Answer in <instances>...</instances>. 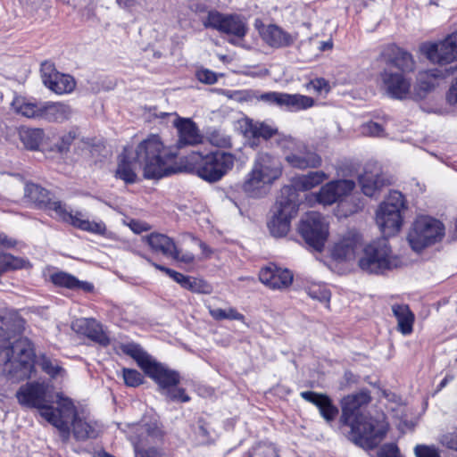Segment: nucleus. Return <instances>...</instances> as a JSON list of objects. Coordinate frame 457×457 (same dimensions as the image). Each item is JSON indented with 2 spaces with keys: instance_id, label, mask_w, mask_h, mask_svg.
Here are the masks:
<instances>
[{
  "instance_id": "obj_1",
  "label": "nucleus",
  "mask_w": 457,
  "mask_h": 457,
  "mask_svg": "<svg viewBox=\"0 0 457 457\" xmlns=\"http://www.w3.org/2000/svg\"><path fill=\"white\" fill-rule=\"evenodd\" d=\"M23 320L16 313L0 315V375L13 382L29 378L35 353L27 338L10 340L21 331Z\"/></svg>"
},
{
  "instance_id": "obj_2",
  "label": "nucleus",
  "mask_w": 457,
  "mask_h": 457,
  "mask_svg": "<svg viewBox=\"0 0 457 457\" xmlns=\"http://www.w3.org/2000/svg\"><path fill=\"white\" fill-rule=\"evenodd\" d=\"M370 400V392L361 390L344 397L341 401L340 420L351 428L348 438L354 445L368 450L377 447L386 434V425L384 421L373 419L361 411Z\"/></svg>"
},
{
  "instance_id": "obj_3",
  "label": "nucleus",
  "mask_w": 457,
  "mask_h": 457,
  "mask_svg": "<svg viewBox=\"0 0 457 457\" xmlns=\"http://www.w3.org/2000/svg\"><path fill=\"white\" fill-rule=\"evenodd\" d=\"M16 398L22 406L38 409L40 416L56 428L62 440H69L67 419L74 412L71 399L57 394L54 408L48 404L53 402L51 386L48 383L37 381L21 386L16 392Z\"/></svg>"
},
{
  "instance_id": "obj_4",
  "label": "nucleus",
  "mask_w": 457,
  "mask_h": 457,
  "mask_svg": "<svg viewBox=\"0 0 457 457\" xmlns=\"http://www.w3.org/2000/svg\"><path fill=\"white\" fill-rule=\"evenodd\" d=\"M176 154L165 148L157 135L143 140L136 149L137 162L146 179H161L174 171L171 163Z\"/></svg>"
},
{
  "instance_id": "obj_5",
  "label": "nucleus",
  "mask_w": 457,
  "mask_h": 457,
  "mask_svg": "<svg viewBox=\"0 0 457 457\" xmlns=\"http://www.w3.org/2000/svg\"><path fill=\"white\" fill-rule=\"evenodd\" d=\"M282 170V164L277 157L268 153H259L242 183V190L250 197H262L281 177Z\"/></svg>"
},
{
  "instance_id": "obj_6",
  "label": "nucleus",
  "mask_w": 457,
  "mask_h": 457,
  "mask_svg": "<svg viewBox=\"0 0 457 457\" xmlns=\"http://www.w3.org/2000/svg\"><path fill=\"white\" fill-rule=\"evenodd\" d=\"M399 259L393 254L386 238L371 242L362 249L358 260L360 269L370 274H381L398 267Z\"/></svg>"
},
{
  "instance_id": "obj_7",
  "label": "nucleus",
  "mask_w": 457,
  "mask_h": 457,
  "mask_svg": "<svg viewBox=\"0 0 457 457\" xmlns=\"http://www.w3.org/2000/svg\"><path fill=\"white\" fill-rule=\"evenodd\" d=\"M299 195L293 187H282L276 202V211L268 222L269 229L276 237H284L290 229V222L298 212Z\"/></svg>"
},
{
  "instance_id": "obj_8",
  "label": "nucleus",
  "mask_w": 457,
  "mask_h": 457,
  "mask_svg": "<svg viewBox=\"0 0 457 457\" xmlns=\"http://www.w3.org/2000/svg\"><path fill=\"white\" fill-rule=\"evenodd\" d=\"M445 235V227L441 221L429 216H419L412 223L407 240L415 252L440 241Z\"/></svg>"
},
{
  "instance_id": "obj_9",
  "label": "nucleus",
  "mask_w": 457,
  "mask_h": 457,
  "mask_svg": "<svg viewBox=\"0 0 457 457\" xmlns=\"http://www.w3.org/2000/svg\"><path fill=\"white\" fill-rule=\"evenodd\" d=\"M236 156L225 151H214L205 155L199 154L195 161L196 174L207 182H217L234 167Z\"/></svg>"
},
{
  "instance_id": "obj_10",
  "label": "nucleus",
  "mask_w": 457,
  "mask_h": 457,
  "mask_svg": "<svg viewBox=\"0 0 457 457\" xmlns=\"http://www.w3.org/2000/svg\"><path fill=\"white\" fill-rule=\"evenodd\" d=\"M404 208V198L398 191L391 192L386 200L380 204L376 213V222L383 237L395 235L402 226V210Z\"/></svg>"
},
{
  "instance_id": "obj_11",
  "label": "nucleus",
  "mask_w": 457,
  "mask_h": 457,
  "mask_svg": "<svg viewBox=\"0 0 457 457\" xmlns=\"http://www.w3.org/2000/svg\"><path fill=\"white\" fill-rule=\"evenodd\" d=\"M43 209L53 212V217L67 222L83 231L98 235H104L106 232V226L103 221L89 220L82 212L77 211L74 213L69 212L65 204L58 200H54L53 197L50 199L49 204L45 205Z\"/></svg>"
},
{
  "instance_id": "obj_12",
  "label": "nucleus",
  "mask_w": 457,
  "mask_h": 457,
  "mask_svg": "<svg viewBox=\"0 0 457 457\" xmlns=\"http://www.w3.org/2000/svg\"><path fill=\"white\" fill-rule=\"evenodd\" d=\"M299 232L306 244L317 252H321L328 237V222L319 212H308L300 222Z\"/></svg>"
},
{
  "instance_id": "obj_13",
  "label": "nucleus",
  "mask_w": 457,
  "mask_h": 457,
  "mask_svg": "<svg viewBox=\"0 0 457 457\" xmlns=\"http://www.w3.org/2000/svg\"><path fill=\"white\" fill-rule=\"evenodd\" d=\"M203 23L205 28H212L233 37L228 40L233 45H238L248 29L245 21L240 16L224 15L217 11H210Z\"/></svg>"
},
{
  "instance_id": "obj_14",
  "label": "nucleus",
  "mask_w": 457,
  "mask_h": 457,
  "mask_svg": "<svg viewBox=\"0 0 457 457\" xmlns=\"http://www.w3.org/2000/svg\"><path fill=\"white\" fill-rule=\"evenodd\" d=\"M239 129L244 137L250 140V145L256 147L260 138L268 140L274 136H278V144L283 147H289L293 144L294 139L291 137L279 135L278 129L267 122L257 121L248 118L238 121Z\"/></svg>"
},
{
  "instance_id": "obj_15",
  "label": "nucleus",
  "mask_w": 457,
  "mask_h": 457,
  "mask_svg": "<svg viewBox=\"0 0 457 457\" xmlns=\"http://www.w3.org/2000/svg\"><path fill=\"white\" fill-rule=\"evenodd\" d=\"M382 88L387 96L395 100L414 99L412 80L403 72L385 68L380 73Z\"/></svg>"
},
{
  "instance_id": "obj_16",
  "label": "nucleus",
  "mask_w": 457,
  "mask_h": 457,
  "mask_svg": "<svg viewBox=\"0 0 457 457\" xmlns=\"http://www.w3.org/2000/svg\"><path fill=\"white\" fill-rule=\"evenodd\" d=\"M420 49L431 62L440 65L451 63L457 60V32L438 42L423 43Z\"/></svg>"
},
{
  "instance_id": "obj_17",
  "label": "nucleus",
  "mask_w": 457,
  "mask_h": 457,
  "mask_svg": "<svg viewBox=\"0 0 457 457\" xmlns=\"http://www.w3.org/2000/svg\"><path fill=\"white\" fill-rule=\"evenodd\" d=\"M453 72V71L452 68L449 70L436 68L420 71L417 75L416 83L413 87V98H424L430 91L438 86L439 80L445 79Z\"/></svg>"
},
{
  "instance_id": "obj_18",
  "label": "nucleus",
  "mask_w": 457,
  "mask_h": 457,
  "mask_svg": "<svg viewBox=\"0 0 457 457\" xmlns=\"http://www.w3.org/2000/svg\"><path fill=\"white\" fill-rule=\"evenodd\" d=\"M355 183L351 179H339L328 182L317 194V201L323 205H331L348 195L354 188Z\"/></svg>"
},
{
  "instance_id": "obj_19",
  "label": "nucleus",
  "mask_w": 457,
  "mask_h": 457,
  "mask_svg": "<svg viewBox=\"0 0 457 457\" xmlns=\"http://www.w3.org/2000/svg\"><path fill=\"white\" fill-rule=\"evenodd\" d=\"M361 245V235L355 230H349L335 244L331 255L335 260L351 261L355 259Z\"/></svg>"
},
{
  "instance_id": "obj_20",
  "label": "nucleus",
  "mask_w": 457,
  "mask_h": 457,
  "mask_svg": "<svg viewBox=\"0 0 457 457\" xmlns=\"http://www.w3.org/2000/svg\"><path fill=\"white\" fill-rule=\"evenodd\" d=\"M143 371L159 386L161 393L168 387L178 386L179 383V375L177 371L168 369L154 359Z\"/></svg>"
},
{
  "instance_id": "obj_21",
  "label": "nucleus",
  "mask_w": 457,
  "mask_h": 457,
  "mask_svg": "<svg viewBox=\"0 0 457 457\" xmlns=\"http://www.w3.org/2000/svg\"><path fill=\"white\" fill-rule=\"evenodd\" d=\"M260 281L271 289L287 288L293 282V274L287 269L270 264L262 268L259 273Z\"/></svg>"
},
{
  "instance_id": "obj_22",
  "label": "nucleus",
  "mask_w": 457,
  "mask_h": 457,
  "mask_svg": "<svg viewBox=\"0 0 457 457\" xmlns=\"http://www.w3.org/2000/svg\"><path fill=\"white\" fill-rule=\"evenodd\" d=\"M285 160L293 168L300 170L318 168L322 163L320 155L303 144L297 146V152L287 154Z\"/></svg>"
},
{
  "instance_id": "obj_23",
  "label": "nucleus",
  "mask_w": 457,
  "mask_h": 457,
  "mask_svg": "<svg viewBox=\"0 0 457 457\" xmlns=\"http://www.w3.org/2000/svg\"><path fill=\"white\" fill-rule=\"evenodd\" d=\"M300 395L305 401L314 404L327 422H332L337 418L338 409L328 395L313 391H303L300 393Z\"/></svg>"
},
{
  "instance_id": "obj_24",
  "label": "nucleus",
  "mask_w": 457,
  "mask_h": 457,
  "mask_svg": "<svg viewBox=\"0 0 457 457\" xmlns=\"http://www.w3.org/2000/svg\"><path fill=\"white\" fill-rule=\"evenodd\" d=\"M173 124L178 130V147L195 145L202 142V135L195 123L190 119L179 117L173 121Z\"/></svg>"
},
{
  "instance_id": "obj_25",
  "label": "nucleus",
  "mask_w": 457,
  "mask_h": 457,
  "mask_svg": "<svg viewBox=\"0 0 457 457\" xmlns=\"http://www.w3.org/2000/svg\"><path fill=\"white\" fill-rule=\"evenodd\" d=\"M72 328L101 345L105 346L110 343L109 337L104 332L102 326L94 319L77 320L73 322Z\"/></svg>"
},
{
  "instance_id": "obj_26",
  "label": "nucleus",
  "mask_w": 457,
  "mask_h": 457,
  "mask_svg": "<svg viewBox=\"0 0 457 457\" xmlns=\"http://www.w3.org/2000/svg\"><path fill=\"white\" fill-rule=\"evenodd\" d=\"M263 40L272 47H286L294 44L295 37L277 25H269L262 32Z\"/></svg>"
},
{
  "instance_id": "obj_27",
  "label": "nucleus",
  "mask_w": 457,
  "mask_h": 457,
  "mask_svg": "<svg viewBox=\"0 0 457 457\" xmlns=\"http://www.w3.org/2000/svg\"><path fill=\"white\" fill-rule=\"evenodd\" d=\"M313 104L314 100L310 96L279 92L277 106L290 112H298L311 108Z\"/></svg>"
},
{
  "instance_id": "obj_28",
  "label": "nucleus",
  "mask_w": 457,
  "mask_h": 457,
  "mask_svg": "<svg viewBox=\"0 0 457 457\" xmlns=\"http://www.w3.org/2000/svg\"><path fill=\"white\" fill-rule=\"evenodd\" d=\"M328 179V175L322 170L311 171L307 174L295 177L293 179L292 185L285 186L284 187H293L295 190V194L298 195V191L311 190Z\"/></svg>"
},
{
  "instance_id": "obj_29",
  "label": "nucleus",
  "mask_w": 457,
  "mask_h": 457,
  "mask_svg": "<svg viewBox=\"0 0 457 457\" xmlns=\"http://www.w3.org/2000/svg\"><path fill=\"white\" fill-rule=\"evenodd\" d=\"M72 110L63 103L46 102L43 104L42 117L50 122H63L71 117Z\"/></svg>"
},
{
  "instance_id": "obj_30",
  "label": "nucleus",
  "mask_w": 457,
  "mask_h": 457,
  "mask_svg": "<svg viewBox=\"0 0 457 457\" xmlns=\"http://www.w3.org/2000/svg\"><path fill=\"white\" fill-rule=\"evenodd\" d=\"M392 312L397 320V329L403 336L411 334L415 316L407 304L395 303L391 307Z\"/></svg>"
},
{
  "instance_id": "obj_31",
  "label": "nucleus",
  "mask_w": 457,
  "mask_h": 457,
  "mask_svg": "<svg viewBox=\"0 0 457 457\" xmlns=\"http://www.w3.org/2000/svg\"><path fill=\"white\" fill-rule=\"evenodd\" d=\"M70 424L72 427L73 435L78 440H85L90 437H96L97 435L96 430L90 423L78 416L75 406L73 414L67 419L69 436H71Z\"/></svg>"
},
{
  "instance_id": "obj_32",
  "label": "nucleus",
  "mask_w": 457,
  "mask_h": 457,
  "mask_svg": "<svg viewBox=\"0 0 457 457\" xmlns=\"http://www.w3.org/2000/svg\"><path fill=\"white\" fill-rule=\"evenodd\" d=\"M43 104L42 102L28 100L21 96L15 97L12 103L15 112L27 118H41Z\"/></svg>"
},
{
  "instance_id": "obj_33",
  "label": "nucleus",
  "mask_w": 457,
  "mask_h": 457,
  "mask_svg": "<svg viewBox=\"0 0 457 457\" xmlns=\"http://www.w3.org/2000/svg\"><path fill=\"white\" fill-rule=\"evenodd\" d=\"M145 238L148 245L155 253H161L162 254L170 257L171 253L174 252L176 244L166 235L152 233Z\"/></svg>"
},
{
  "instance_id": "obj_34",
  "label": "nucleus",
  "mask_w": 457,
  "mask_h": 457,
  "mask_svg": "<svg viewBox=\"0 0 457 457\" xmlns=\"http://www.w3.org/2000/svg\"><path fill=\"white\" fill-rule=\"evenodd\" d=\"M388 65L387 68H395L398 70L397 72L407 75V73L414 71L416 62L410 53L399 48L388 61Z\"/></svg>"
},
{
  "instance_id": "obj_35",
  "label": "nucleus",
  "mask_w": 457,
  "mask_h": 457,
  "mask_svg": "<svg viewBox=\"0 0 457 457\" xmlns=\"http://www.w3.org/2000/svg\"><path fill=\"white\" fill-rule=\"evenodd\" d=\"M359 183L362 193L370 197L375 196L376 193L384 184L378 170H365L364 173L360 176Z\"/></svg>"
},
{
  "instance_id": "obj_36",
  "label": "nucleus",
  "mask_w": 457,
  "mask_h": 457,
  "mask_svg": "<svg viewBox=\"0 0 457 457\" xmlns=\"http://www.w3.org/2000/svg\"><path fill=\"white\" fill-rule=\"evenodd\" d=\"M24 195L40 209H43L45 205L49 204L52 198V195L48 190L35 183H27L25 185Z\"/></svg>"
},
{
  "instance_id": "obj_37",
  "label": "nucleus",
  "mask_w": 457,
  "mask_h": 457,
  "mask_svg": "<svg viewBox=\"0 0 457 457\" xmlns=\"http://www.w3.org/2000/svg\"><path fill=\"white\" fill-rule=\"evenodd\" d=\"M120 349L125 354L133 358L143 370L154 359L139 345L135 343L123 344L120 345Z\"/></svg>"
},
{
  "instance_id": "obj_38",
  "label": "nucleus",
  "mask_w": 457,
  "mask_h": 457,
  "mask_svg": "<svg viewBox=\"0 0 457 457\" xmlns=\"http://www.w3.org/2000/svg\"><path fill=\"white\" fill-rule=\"evenodd\" d=\"M36 363L37 366L52 378H62L65 370L60 365L56 359H53L46 354H40L37 357Z\"/></svg>"
},
{
  "instance_id": "obj_39",
  "label": "nucleus",
  "mask_w": 457,
  "mask_h": 457,
  "mask_svg": "<svg viewBox=\"0 0 457 457\" xmlns=\"http://www.w3.org/2000/svg\"><path fill=\"white\" fill-rule=\"evenodd\" d=\"M74 79L67 74L58 73L46 87L56 94L71 93L75 88Z\"/></svg>"
},
{
  "instance_id": "obj_40",
  "label": "nucleus",
  "mask_w": 457,
  "mask_h": 457,
  "mask_svg": "<svg viewBox=\"0 0 457 457\" xmlns=\"http://www.w3.org/2000/svg\"><path fill=\"white\" fill-rule=\"evenodd\" d=\"M137 164H138L137 159L134 162H129L125 153H123L120 156L116 177L124 180L126 183H134L137 179V174L135 172Z\"/></svg>"
},
{
  "instance_id": "obj_41",
  "label": "nucleus",
  "mask_w": 457,
  "mask_h": 457,
  "mask_svg": "<svg viewBox=\"0 0 457 457\" xmlns=\"http://www.w3.org/2000/svg\"><path fill=\"white\" fill-rule=\"evenodd\" d=\"M31 265L27 259L16 257L10 253H0V271L4 273L9 270L29 269Z\"/></svg>"
},
{
  "instance_id": "obj_42",
  "label": "nucleus",
  "mask_w": 457,
  "mask_h": 457,
  "mask_svg": "<svg viewBox=\"0 0 457 457\" xmlns=\"http://www.w3.org/2000/svg\"><path fill=\"white\" fill-rule=\"evenodd\" d=\"M44 130L42 129H27L21 132V139L26 148L36 150L39 147L44 139Z\"/></svg>"
},
{
  "instance_id": "obj_43",
  "label": "nucleus",
  "mask_w": 457,
  "mask_h": 457,
  "mask_svg": "<svg viewBox=\"0 0 457 457\" xmlns=\"http://www.w3.org/2000/svg\"><path fill=\"white\" fill-rule=\"evenodd\" d=\"M209 313L215 320H228L244 321L245 320V316L233 307L225 309L209 307Z\"/></svg>"
},
{
  "instance_id": "obj_44",
  "label": "nucleus",
  "mask_w": 457,
  "mask_h": 457,
  "mask_svg": "<svg viewBox=\"0 0 457 457\" xmlns=\"http://www.w3.org/2000/svg\"><path fill=\"white\" fill-rule=\"evenodd\" d=\"M208 141L211 145L220 148L232 146L231 137L221 129H213L208 133Z\"/></svg>"
},
{
  "instance_id": "obj_45",
  "label": "nucleus",
  "mask_w": 457,
  "mask_h": 457,
  "mask_svg": "<svg viewBox=\"0 0 457 457\" xmlns=\"http://www.w3.org/2000/svg\"><path fill=\"white\" fill-rule=\"evenodd\" d=\"M307 295L313 300H317L321 303H328L330 300V291L320 284H312L305 288Z\"/></svg>"
},
{
  "instance_id": "obj_46",
  "label": "nucleus",
  "mask_w": 457,
  "mask_h": 457,
  "mask_svg": "<svg viewBox=\"0 0 457 457\" xmlns=\"http://www.w3.org/2000/svg\"><path fill=\"white\" fill-rule=\"evenodd\" d=\"M50 278L54 285L67 287L69 289H76V285H78L77 278L63 271L52 274Z\"/></svg>"
},
{
  "instance_id": "obj_47",
  "label": "nucleus",
  "mask_w": 457,
  "mask_h": 457,
  "mask_svg": "<svg viewBox=\"0 0 457 457\" xmlns=\"http://www.w3.org/2000/svg\"><path fill=\"white\" fill-rule=\"evenodd\" d=\"M122 378L125 385L130 387H137L144 382V377L142 374L133 369L123 368Z\"/></svg>"
},
{
  "instance_id": "obj_48",
  "label": "nucleus",
  "mask_w": 457,
  "mask_h": 457,
  "mask_svg": "<svg viewBox=\"0 0 457 457\" xmlns=\"http://www.w3.org/2000/svg\"><path fill=\"white\" fill-rule=\"evenodd\" d=\"M151 265H153L155 269L165 272L169 277H170L174 281L179 283L182 287H185V284L187 281L188 276H185L178 271H175L171 269L166 268L162 265L157 264L154 262L151 259L143 256Z\"/></svg>"
},
{
  "instance_id": "obj_49",
  "label": "nucleus",
  "mask_w": 457,
  "mask_h": 457,
  "mask_svg": "<svg viewBox=\"0 0 457 457\" xmlns=\"http://www.w3.org/2000/svg\"><path fill=\"white\" fill-rule=\"evenodd\" d=\"M162 394L170 401L187 403L190 400V397L185 393V390L183 388L178 387L177 386L168 387L163 392H162Z\"/></svg>"
},
{
  "instance_id": "obj_50",
  "label": "nucleus",
  "mask_w": 457,
  "mask_h": 457,
  "mask_svg": "<svg viewBox=\"0 0 457 457\" xmlns=\"http://www.w3.org/2000/svg\"><path fill=\"white\" fill-rule=\"evenodd\" d=\"M184 288L195 293H209V286L202 279L188 278Z\"/></svg>"
},
{
  "instance_id": "obj_51",
  "label": "nucleus",
  "mask_w": 457,
  "mask_h": 457,
  "mask_svg": "<svg viewBox=\"0 0 457 457\" xmlns=\"http://www.w3.org/2000/svg\"><path fill=\"white\" fill-rule=\"evenodd\" d=\"M41 78L45 86H46L59 73L54 65L50 62H44L41 64Z\"/></svg>"
},
{
  "instance_id": "obj_52",
  "label": "nucleus",
  "mask_w": 457,
  "mask_h": 457,
  "mask_svg": "<svg viewBox=\"0 0 457 457\" xmlns=\"http://www.w3.org/2000/svg\"><path fill=\"white\" fill-rule=\"evenodd\" d=\"M78 135L79 133L77 129H72L67 133L63 134L60 138V142L57 144L58 150L60 152L68 151L70 145L77 138Z\"/></svg>"
},
{
  "instance_id": "obj_53",
  "label": "nucleus",
  "mask_w": 457,
  "mask_h": 457,
  "mask_svg": "<svg viewBox=\"0 0 457 457\" xmlns=\"http://www.w3.org/2000/svg\"><path fill=\"white\" fill-rule=\"evenodd\" d=\"M361 133L370 137H384V128L373 121L367 122L361 126Z\"/></svg>"
},
{
  "instance_id": "obj_54",
  "label": "nucleus",
  "mask_w": 457,
  "mask_h": 457,
  "mask_svg": "<svg viewBox=\"0 0 457 457\" xmlns=\"http://www.w3.org/2000/svg\"><path fill=\"white\" fill-rule=\"evenodd\" d=\"M414 453L416 457H440L437 448L426 445H417Z\"/></svg>"
},
{
  "instance_id": "obj_55",
  "label": "nucleus",
  "mask_w": 457,
  "mask_h": 457,
  "mask_svg": "<svg viewBox=\"0 0 457 457\" xmlns=\"http://www.w3.org/2000/svg\"><path fill=\"white\" fill-rule=\"evenodd\" d=\"M195 76L200 82L209 85L214 84L218 79L217 74L208 69L198 70Z\"/></svg>"
},
{
  "instance_id": "obj_56",
  "label": "nucleus",
  "mask_w": 457,
  "mask_h": 457,
  "mask_svg": "<svg viewBox=\"0 0 457 457\" xmlns=\"http://www.w3.org/2000/svg\"><path fill=\"white\" fill-rule=\"evenodd\" d=\"M378 457H402L395 444L384 445L378 453Z\"/></svg>"
},
{
  "instance_id": "obj_57",
  "label": "nucleus",
  "mask_w": 457,
  "mask_h": 457,
  "mask_svg": "<svg viewBox=\"0 0 457 457\" xmlns=\"http://www.w3.org/2000/svg\"><path fill=\"white\" fill-rule=\"evenodd\" d=\"M170 257H171L172 259H174L178 262H183L186 264L192 263L195 260V256L192 253H190V252L182 253L180 250L178 249L177 246H175L174 252L171 253Z\"/></svg>"
},
{
  "instance_id": "obj_58",
  "label": "nucleus",
  "mask_w": 457,
  "mask_h": 457,
  "mask_svg": "<svg viewBox=\"0 0 457 457\" xmlns=\"http://www.w3.org/2000/svg\"><path fill=\"white\" fill-rule=\"evenodd\" d=\"M278 95L279 92L270 91L261 94L256 96V99L269 104L278 105Z\"/></svg>"
},
{
  "instance_id": "obj_59",
  "label": "nucleus",
  "mask_w": 457,
  "mask_h": 457,
  "mask_svg": "<svg viewBox=\"0 0 457 457\" xmlns=\"http://www.w3.org/2000/svg\"><path fill=\"white\" fill-rule=\"evenodd\" d=\"M446 99L452 105H457V77L452 81Z\"/></svg>"
},
{
  "instance_id": "obj_60",
  "label": "nucleus",
  "mask_w": 457,
  "mask_h": 457,
  "mask_svg": "<svg viewBox=\"0 0 457 457\" xmlns=\"http://www.w3.org/2000/svg\"><path fill=\"white\" fill-rule=\"evenodd\" d=\"M135 457H161V453L154 447L146 450H139L138 447L135 445Z\"/></svg>"
},
{
  "instance_id": "obj_61",
  "label": "nucleus",
  "mask_w": 457,
  "mask_h": 457,
  "mask_svg": "<svg viewBox=\"0 0 457 457\" xmlns=\"http://www.w3.org/2000/svg\"><path fill=\"white\" fill-rule=\"evenodd\" d=\"M443 443L446 445L447 447L457 450V431L444 436Z\"/></svg>"
},
{
  "instance_id": "obj_62",
  "label": "nucleus",
  "mask_w": 457,
  "mask_h": 457,
  "mask_svg": "<svg viewBox=\"0 0 457 457\" xmlns=\"http://www.w3.org/2000/svg\"><path fill=\"white\" fill-rule=\"evenodd\" d=\"M129 228L137 234L149 229V227L146 223L134 220L129 222Z\"/></svg>"
},
{
  "instance_id": "obj_63",
  "label": "nucleus",
  "mask_w": 457,
  "mask_h": 457,
  "mask_svg": "<svg viewBox=\"0 0 457 457\" xmlns=\"http://www.w3.org/2000/svg\"><path fill=\"white\" fill-rule=\"evenodd\" d=\"M145 431L148 436L153 437L159 438L162 436V431L156 424L147 425L145 428Z\"/></svg>"
},
{
  "instance_id": "obj_64",
  "label": "nucleus",
  "mask_w": 457,
  "mask_h": 457,
  "mask_svg": "<svg viewBox=\"0 0 457 457\" xmlns=\"http://www.w3.org/2000/svg\"><path fill=\"white\" fill-rule=\"evenodd\" d=\"M312 87L319 93L327 90L328 83L324 79H316L311 82Z\"/></svg>"
}]
</instances>
